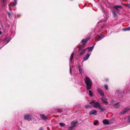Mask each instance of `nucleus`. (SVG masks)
I'll return each mask as SVG.
<instances>
[{"label": "nucleus", "mask_w": 130, "mask_h": 130, "mask_svg": "<svg viewBox=\"0 0 130 130\" xmlns=\"http://www.w3.org/2000/svg\"><path fill=\"white\" fill-rule=\"evenodd\" d=\"M77 123V121H72L71 122V124L73 125L74 126L75 125V124Z\"/></svg>", "instance_id": "23"}, {"label": "nucleus", "mask_w": 130, "mask_h": 130, "mask_svg": "<svg viewBox=\"0 0 130 130\" xmlns=\"http://www.w3.org/2000/svg\"><path fill=\"white\" fill-rule=\"evenodd\" d=\"M40 116L41 118L44 120H46L47 119V117L44 115L40 114Z\"/></svg>", "instance_id": "16"}, {"label": "nucleus", "mask_w": 130, "mask_h": 130, "mask_svg": "<svg viewBox=\"0 0 130 130\" xmlns=\"http://www.w3.org/2000/svg\"><path fill=\"white\" fill-rule=\"evenodd\" d=\"M39 130H43V128L42 127H40Z\"/></svg>", "instance_id": "36"}, {"label": "nucleus", "mask_w": 130, "mask_h": 130, "mask_svg": "<svg viewBox=\"0 0 130 130\" xmlns=\"http://www.w3.org/2000/svg\"><path fill=\"white\" fill-rule=\"evenodd\" d=\"M32 117L31 115L29 114H27L24 115V119L28 121L31 120Z\"/></svg>", "instance_id": "2"}, {"label": "nucleus", "mask_w": 130, "mask_h": 130, "mask_svg": "<svg viewBox=\"0 0 130 130\" xmlns=\"http://www.w3.org/2000/svg\"><path fill=\"white\" fill-rule=\"evenodd\" d=\"M85 107L86 108H87L90 107V106L89 105H85Z\"/></svg>", "instance_id": "33"}, {"label": "nucleus", "mask_w": 130, "mask_h": 130, "mask_svg": "<svg viewBox=\"0 0 130 130\" xmlns=\"http://www.w3.org/2000/svg\"><path fill=\"white\" fill-rule=\"evenodd\" d=\"M101 100L103 102L105 103L106 105L108 104V103L107 101V100L106 99L104 98H102L101 99Z\"/></svg>", "instance_id": "12"}, {"label": "nucleus", "mask_w": 130, "mask_h": 130, "mask_svg": "<svg viewBox=\"0 0 130 130\" xmlns=\"http://www.w3.org/2000/svg\"><path fill=\"white\" fill-rule=\"evenodd\" d=\"M123 30L124 31L130 30V27H129L127 28L124 29H123Z\"/></svg>", "instance_id": "22"}, {"label": "nucleus", "mask_w": 130, "mask_h": 130, "mask_svg": "<svg viewBox=\"0 0 130 130\" xmlns=\"http://www.w3.org/2000/svg\"><path fill=\"white\" fill-rule=\"evenodd\" d=\"M90 115H95L97 114V111L96 110H93L90 111L89 113Z\"/></svg>", "instance_id": "8"}, {"label": "nucleus", "mask_w": 130, "mask_h": 130, "mask_svg": "<svg viewBox=\"0 0 130 130\" xmlns=\"http://www.w3.org/2000/svg\"><path fill=\"white\" fill-rule=\"evenodd\" d=\"M10 5H9V7H10Z\"/></svg>", "instance_id": "41"}, {"label": "nucleus", "mask_w": 130, "mask_h": 130, "mask_svg": "<svg viewBox=\"0 0 130 130\" xmlns=\"http://www.w3.org/2000/svg\"><path fill=\"white\" fill-rule=\"evenodd\" d=\"M90 38H87L85 39H83L82 41V45L83 46H84L86 44V43L90 39Z\"/></svg>", "instance_id": "4"}, {"label": "nucleus", "mask_w": 130, "mask_h": 130, "mask_svg": "<svg viewBox=\"0 0 130 130\" xmlns=\"http://www.w3.org/2000/svg\"><path fill=\"white\" fill-rule=\"evenodd\" d=\"M5 0H3L2 2V3L3 5L4 6H5Z\"/></svg>", "instance_id": "29"}, {"label": "nucleus", "mask_w": 130, "mask_h": 130, "mask_svg": "<svg viewBox=\"0 0 130 130\" xmlns=\"http://www.w3.org/2000/svg\"><path fill=\"white\" fill-rule=\"evenodd\" d=\"M82 50V48H79V51H81V50Z\"/></svg>", "instance_id": "37"}, {"label": "nucleus", "mask_w": 130, "mask_h": 130, "mask_svg": "<svg viewBox=\"0 0 130 130\" xmlns=\"http://www.w3.org/2000/svg\"><path fill=\"white\" fill-rule=\"evenodd\" d=\"M10 40H9V41H8V40H7V42H9Z\"/></svg>", "instance_id": "40"}, {"label": "nucleus", "mask_w": 130, "mask_h": 130, "mask_svg": "<svg viewBox=\"0 0 130 130\" xmlns=\"http://www.w3.org/2000/svg\"><path fill=\"white\" fill-rule=\"evenodd\" d=\"M93 106L95 108H99L101 106L100 104L98 102H96L94 103Z\"/></svg>", "instance_id": "6"}, {"label": "nucleus", "mask_w": 130, "mask_h": 130, "mask_svg": "<svg viewBox=\"0 0 130 130\" xmlns=\"http://www.w3.org/2000/svg\"><path fill=\"white\" fill-rule=\"evenodd\" d=\"M120 93V91L118 90H117L116 91V93L117 94H118Z\"/></svg>", "instance_id": "30"}, {"label": "nucleus", "mask_w": 130, "mask_h": 130, "mask_svg": "<svg viewBox=\"0 0 130 130\" xmlns=\"http://www.w3.org/2000/svg\"><path fill=\"white\" fill-rule=\"evenodd\" d=\"M87 50L86 48L84 49L83 51L80 53V54L81 55L85 54L87 51Z\"/></svg>", "instance_id": "14"}, {"label": "nucleus", "mask_w": 130, "mask_h": 130, "mask_svg": "<svg viewBox=\"0 0 130 130\" xmlns=\"http://www.w3.org/2000/svg\"><path fill=\"white\" fill-rule=\"evenodd\" d=\"M78 70L80 73H82L83 72V71L82 68L79 67L78 68Z\"/></svg>", "instance_id": "20"}, {"label": "nucleus", "mask_w": 130, "mask_h": 130, "mask_svg": "<svg viewBox=\"0 0 130 130\" xmlns=\"http://www.w3.org/2000/svg\"><path fill=\"white\" fill-rule=\"evenodd\" d=\"M104 87L106 90H107L108 89V86L107 85H104Z\"/></svg>", "instance_id": "26"}, {"label": "nucleus", "mask_w": 130, "mask_h": 130, "mask_svg": "<svg viewBox=\"0 0 130 130\" xmlns=\"http://www.w3.org/2000/svg\"><path fill=\"white\" fill-rule=\"evenodd\" d=\"M72 129V127H70L69 128V130H71Z\"/></svg>", "instance_id": "35"}, {"label": "nucleus", "mask_w": 130, "mask_h": 130, "mask_svg": "<svg viewBox=\"0 0 130 130\" xmlns=\"http://www.w3.org/2000/svg\"><path fill=\"white\" fill-rule=\"evenodd\" d=\"M103 123L105 124H108L109 123V122L108 120L107 119H104L103 121Z\"/></svg>", "instance_id": "15"}, {"label": "nucleus", "mask_w": 130, "mask_h": 130, "mask_svg": "<svg viewBox=\"0 0 130 130\" xmlns=\"http://www.w3.org/2000/svg\"><path fill=\"white\" fill-rule=\"evenodd\" d=\"M95 45V44H93L94 46Z\"/></svg>", "instance_id": "42"}, {"label": "nucleus", "mask_w": 130, "mask_h": 130, "mask_svg": "<svg viewBox=\"0 0 130 130\" xmlns=\"http://www.w3.org/2000/svg\"><path fill=\"white\" fill-rule=\"evenodd\" d=\"M122 7L120 5H115V6L114 8L115 9L118 10V8H121Z\"/></svg>", "instance_id": "18"}, {"label": "nucleus", "mask_w": 130, "mask_h": 130, "mask_svg": "<svg viewBox=\"0 0 130 130\" xmlns=\"http://www.w3.org/2000/svg\"><path fill=\"white\" fill-rule=\"evenodd\" d=\"M104 35H102L101 34H100L99 36V37H98L97 39L95 40L96 41H98L100 40V39L103 38L105 37Z\"/></svg>", "instance_id": "7"}, {"label": "nucleus", "mask_w": 130, "mask_h": 130, "mask_svg": "<svg viewBox=\"0 0 130 130\" xmlns=\"http://www.w3.org/2000/svg\"><path fill=\"white\" fill-rule=\"evenodd\" d=\"M111 12L113 14L114 18L116 19L117 17V15L116 13V11L114 10H113L111 11Z\"/></svg>", "instance_id": "13"}, {"label": "nucleus", "mask_w": 130, "mask_h": 130, "mask_svg": "<svg viewBox=\"0 0 130 130\" xmlns=\"http://www.w3.org/2000/svg\"><path fill=\"white\" fill-rule=\"evenodd\" d=\"M70 73L71 74H72V72H71V66H70Z\"/></svg>", "instance_id": "32"}, {"label": "nucleus", "mask_w": 130, "mask_h": 130, "mask_svg": "<svg viewBox=\"0 0 130 130\" xmlns=\"http://www.w3.org/2000/svg\"><path fill=\"white\" fill-rule=\"evenodd\" d=\"M98 92L100 95L103 97L104 95V92H103L102 90L101 89L98 88L97 89Z\"/></svg>", "instance_id": "5"}, {"label": "nucleus", "mask_w": 130, "mask_h": 130, "mask_svg": "<svg viewBox=\"0 0 130 130\" xmlns=\"http://www.w3.org/2000/svg\"><path fill=\"white\" fill-rule=\"evenodd\" d=\"M89 95L90 96H93V94L91 90H89Z\"/></svg>", "instance_id": "21"}, {"label": "nucleus", "mask_w": 130, "mask_h": 130, "mask_svg": "<svg viewBox=\"0 0 130 130\" xmlns=\"http://www.w3.org/2000/svg\"><path fill=\"white\" fill-rule=\"evenodd\" d=\"M119 103V102L115 103L112 106L114 108H117L119 107L120 106Z\"/></svg>", "instance_id": "11"}, {"label": "nucleus", "mask_w": 130, "mask_h": 130, "mask_svg": "<svg viewBox=\"0 0 130 130\" xmlns=\"http://www.w3.org/2000/svg\"><path fill=\"white\" fill-rule=\"evenodd\" d=\"M99 109L100 110L102 111H103L105 109V108L104 107H99Z\"/></svg>", "instance_id": "19"}, {"label": "nucleus", "mask_w": 130, "mask_h": 130, "mask_svg": "<svg viewBox=\"0 0 130 130\" xmlns=\"http://www.w3.org/2000/svg\"><path fill=\"white\" fill-rule=\"evenodd\" d=\"M104 27V26H103L101 28V29H103Z\"/></svg>", "instance_id": "38"}, {"label": "nucleus", "mask_w": 130, "mask_h": 130, "mask_svg": "<svg viewBox=\"0 0 130 130\" xmlns=\"http://www.w3.org/2000/svg\"><path fill=\"white\" fill-rule=\"evenodd\" d=\"M74 53L73 52V53L72 54L70 57V62H72V60L73 57V56H74Z\"/></svg>", "instance_id": "17"}, {"label": "nucleus", "mask_w": 130, "mask_h": 130, "mask_svg": "<svg viewBox=\"0 0 130 130\" xmlns=\"http://www.w3.org/2000/svg\"><path fill=\"white\" fill-rule=\"evenodd\" d=\"M95 102V100H93L92 101L90 102L89 103L90 104L92 105Z\"/></svg>", "instance_id": "27"}, {"label": "nucleus", "mask_w": 130, "mask_h": 130, "mask_svg": "<svg viewBox=\"0 0 130 130\" xmlns=\"http://www.w3.org/2000/svg\"><path fill=\"white\" fill-rule=\"evenodd\" d=\"M91 55V54L88 53V54L86 55V56L84 57L83 60L84 61H85L87 60L89 58V56Z\"/></svg>", "instance_id": "9"}, {"label": "nucleus", "mask_w": 130, "mask_h": 130, "mask_svg": "<svg viewBox=\"0 0 130 130\" xmlns=\"http://www.w3.org/2000/svg\"><path fill=\"white\" fill-rule=\"evenodd\" d=\"M84 82L86 86V90H89L91 89L92 85V83L91 80L88 77L86 76L84 78Z\"/></svg>", "instance_id": "1"}, {"label": "nucleus", "mask_w": 130, "mask_h": 130, "mask_svg": "<svg viewBox=\"0 0 130 130\" xmlns=\"http://www.w3.org/2000/svg\"><path fill=\"white\" fill-rule=\"evenodd\" d=\"M98 121H96L94 122V124L95 125L98 124Z\"/></svg>", "instance_id": "28"}, {"label": "nucleus", "mask_w": 130, "mask_h": 130, "mask_svg": "<svg viewBox=\"0 0 130 130\" xmlns=\"http://www.w3.org/2000/svg\"><path fill=\"white\" fill-rule=\"evenodd\" d=\"M130 109V108L127 107L125 108L120 113V115H122L124 114L126 112L128 111Z\"/></svg>", "instance_id": "3"}, {"label": "nucleus", "mask_w": 130, "mask_h": 130, "mask_svg": "<svg viewBox=\"0 0 130 130\" xmlns=\"http://www.w3.org/2000/svg\"><path fill=\"white\" fill-rule=\"evenodd\" d=\"M8 16H9V17L10 18H11V14L9 12H8Z\"/></svg>", "instance_id": "31"}, {"label": "nucleus", "mask_w": 130, "mask_h": 130, "mask_svg": "<svg viewBox=\"0 0 130 130\" xmlns=\"http://www.w3.org/2000/svg\"><path fill=\"white\" fill-rule=\"evenodd\" d=\"M59 124L61 127H63L65 125V124L63 123H60Z\"/></svg>", "instance_id": "24"}, {"label": "nucleus", "mask_w": 130, "mask_h": 130, "mask_svg": "<svg viewBox=\"0 0 130 130\" xmlns=\"http://www.w3.org/2000/svg\"><path fill=\"white\" fill-rule=\"evenodd\" d=\"M14 1L15 3L14 4L12 5V4H10L11 5V6L12 7H14L17 4V2L16 0H14Z\"/></svg>", "instance_id": "25"}, {"label": "nucleus", "mask_w": 130, "mask_h": 130, "mask_svg": "<svg viewBox=\"0 0 130 130\" xmlns=\"http://www.w3.org/2000/svg\"><path fill=\"white\" fill-rule=\"evenodd\" d=\"M15 17H18V16L17 15H15Z\"/></svg>", "instance_id": "39"}, {"label": "nucleus", "mask_w": 130, "mask_h": 130, "mask_svg": "<svg viewBox=\"0 0 130 130\" xmlns=\"http://www.w3.org/2000/svg\"><path fill=\"white\" fill-rule=\"evenodd\" d=\"M94 48V45L93 46L90 47H86V48L87 49V50L88 49V53L89 52H91L93 50Z\"/></svg>", "instance_id": "10"}, {"label": "nucleus", "mask_w": 130, "mask_h": 130, "mask_svg": "<svg viewBox=\"0 0 130 130\" xmlns=\"http://www.w3.org/2000/svg\"><path fill=\"white\" fill-rule=\"evenodd\" d=\"M128 121L129 123H130V116L128 117Z\"/></svg>", "instance_id": "34"}]
</instances>
